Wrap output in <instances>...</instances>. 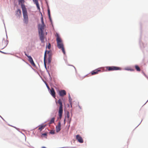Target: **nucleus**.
Listing matches in <instances>:
<instances>
[{
	"mask_svg": "<svg viewBox=\"0 0 148 148\" xmlns=\"http://www.w3.org/2000/svg\"><path fill=\"white\" fill-rule=\"evenodd\" d=\"M55 119V118L53 117L52 118L49 122V124H51L53 123L54 122Z\"/></svg>",
	"mask_w": 148,
	"mask_h": 148,
	"instance_id": "f3484780",
	"label": "nucleus"
},
{
	"mask_svg": "<svg viewBox=\"0 0 148 148\" xmlns=\"http://www.w3.org/2000/svg\"><path fill=\"white\" fill-rule=\"evenodd\" d=\"M76 139L80 143H83V139L79 135H77L76 136Z\"/></svg>",
	"mask_w": 148,
	"mask_h": 148,
	"instance_id": "6e6552de",
	"label": "nucleus"
},
{
	"mask_svg": "<svg viewBox=\"0 0 148 148\" xmlns=\"http://www.w3.org/2000/svg\"><path fill=\"white\" fill-rule=\"evenodd\" d=\"M47 86V87L48 88H49V86Z\"/></svg>",
	"mask_w": 148,
	"mask_h": 148,
	"instance_id": "7c9ffc66",
	"label": "nucleus"
},
{
	"mask_svg": "<svg viewBox=\"0 0 148 148\" xmlns=\"http://www.w3.org/2000/svg\"><path fill=\"white\" fill-rule=\"evenodd\" d=\"M48 14L49 16V18L50 19V10H48Z\"/></svg>",
	"mask_w": 148,
	"mask_h": 148,
	"instance_id": "5701e85b",
	"label": "nucleus"
},
{
	"mask_svg": "<svg viewBox=\"0 0 148 148\" xmlns=\"http://www.w3.org/2000/svg\"><path fill=\"white\" fill-rule=\"evenodd\" d=\"M16 14L17 15L19 16L21 15V10L20 9H18L16 11Z\"/></svg>",
	"mask_w": 148,
	"mask_h": 148,
	"instance_id": "2eb2a0df",
	"label": "nucleus"
},
{
	"mask_svg": "<svg viewBox=\"0 0 148 148\" xmlns=\"http://www.w3.org/2000/svg\"><path fill=\"white\" fill-rule=\"evenodd\" d=\"M47 56H48V62L49 64H50L51 62L52 58V54L51 51H47L46 50L45 52L44 58V64L45 68H46V64L45 62V60L46 57L47 56Z\"/></svg>",
	"mask_w": 148,
	"mask_h": 148,
	"instance_id": "f03ea898",
	"label": "nucleus"
},
{
	"mask_svg": "<svg viewBox=\"0 0 148 148\" xmlns=\"http://www.w3.org/2000/svg\"><path fill=\"white\" fill-rule=\"evenodd\" d=\"M33 1L34 3L36 4L38 9L40 10V9L38 0H33Z\"/></svg>",
	"mask_w": 148,
	"mask_h": 148,
	"instance_id": "4468645a",
	"label": "nucleus"
},
{
	"mask_svg": "<svg viewBox=\"0 0 148 148\" xmlns=\"http://www.w3.org/2000/svg\"><path fill=\"white\" fill-rule=\"evenodd\" d=\"M22 9L23 17L24 21L25 23H27L28 22V18L26 9L24 5H22Z\"/></svg>",
	"mask_w": 148,
	"mask_h": 148,
	"instance_id": "7ed1b4c3",
	"label": "nucleus"
},
{
	"mask_svg": "<svg viewBox=\"0 0 148 148\" xmlns=\"http://www.w3.org/2000/svg\"><path fill=\"white\" fill-rule=\"evenodd\" d=\"M50 94L54 98H55L56 97V93L54 89L52 88L50 90Z\"/></svg>",
	"mask_w": 148,
	"mask_h": 148,
	"instance_id": "9b49d317",
	"label": "nucleus"
},
{
	"mask_svg": "<svg viewBox=\"0 0 148 148\" xmlns=\"http://www.w3.org/2000/svg\"><path fill=\"white\" fill-rule=\"evenodd\" d=\"M106 71H111L116 70H120L121 68L120 67L115 66H107L106 67Z\"/></svg>",
	"mask_w": 148,
	"mask_h": 148,
	"instance_id": "39448f33",
	"label": "nucleus"
},
{
	"mask_svg": "<svg viewBox=\"0 0 148 148\" xmlns=\"http://www.w3.org/2000/svg\"><path fill=\"white\" fill-rule=\"evenodd\" d=\"M42 148H46L44 147H42Z\"/></svg>",
	"mask_w": 148,
	"mask_h": 148,
	"instance_id": "c85d7f7f",
	"label": "nucleus"
},
{
	"mask_svg": "<svg viewBox=\"0 0 148 148\" xmlns=\"http://www.w3.org/2000/svg\"><path fill=\"white\" fill-rule=\"evenodd\" d=\"M61 124L60 122H59L58 125L56 127V132H59L61 130Z\"/></svg>",
	"mask_w": 148,
	"mask_h": 148,
	"instance_id": "1a4fd4ad",
	"label": "nucleus"
},
{
	"mask_svg": "<svg viewBox=\"0 0 148 148\" xmlns=\"http://www.w3.org/2000/svg\"><path fill=\"white\" fill-rule=\"evenodd\" d=\"M19 3H21V6H22V5H24L23 3H24L25 1L24 0H18Z\"/></svg>",
	"mask_w": 148,
	"mask_h": 148,
	"instance_id": "6ab92c4d",
	"label": "nucleus"
},
{
	"mask_svg": "<svg viewBox=\"0 0 148 148\" xmlns=\"http://www.w3.org/2000/svg\"><path fill=\"white\" fill-rule=\"evenodd\" d=\"M101 70L99 69H96L92 71L91 72L92 75L97 74L99 72H100Z\"/></svg>",
	"mask_w": 148,
	"mask_h": 148,
	"instance_id": "ddd939ff",
	"label": "nucleus"
},
{
	"mask_svg": "<svg viewBox=\"0 0 148 148\" xmlns=\"http://www.w3.org/2000/svg\"><path fill=\"white\" fill-rule=\"evenodd\" d=\"M67 118L68 119H69V116H70V114H69V112H68L67 113Z\"/></svg>",
	"mask_w": 148,
	"mask_h": 148,
	"instance_id": "4be33fe9",
	"label": "nucleus"
},
{
	"mask_svg": "<svg viewBox=\"0 0 148 148\" xmlns=\"http://www.w3.org/2000/svg\"><path fill=\"white\" fill-rule=\"evenodd\" d=\"M0 52H1V53H3V52H2V51H0Z\"/></svg>",
	"mask_w": 148,
	"mask_h": 148,
	"instance_id": "c756f323",
	"label": "nucleus"
},
{
	"mask_svg": "<svg viewBox=\"0 0 148 148\" xmlns=\"http://www.w3.org/2000/svg\"><path fill=\"white\" fill-rule=\"evenodd\" d=\"M28 60L29 62L33 66H35V64L34 63L33 59L31 56H28Z\"/></svg>",
	"mask_w": 148,
	"mask_h": 148,
	"instance_id": "f8f14e48",
	"label": "nucleus"
},
{
	"mask_svg": "<svg viewBox=\"0 0 148 148\" xmlns=\"http://www.w3.org/2000/svg\"><path fill=\"white\" fill-rule=\"evenodd\" d=\"M25 55L28 57V56H28L26 53H25Z\"/></svg>",
	"mask_w": 148,
	"mask_h": 148,
	"instance_id": "393cba45",
	"label": "nucleus"
},
{
	"mask_svg": "<svg viewBox=\"0 0 148 148\" xmlns=\"http://www.w3.org/2000/svg\"><path fill=\"white\" fill-rule=\"evenodd\" d=\"M47 47L49 49H50L51 47V45L50 43H49Z\"/></svg>",
	"mask_w": 148,
	"mask_h": 148,
	"instance_id": "aec40b11",
	"label": "nucleus"
},
{
	"mask_svg": "<svg viewBox=\"0 0 148 148\" xmlns=\"http://www.w3.org/2000/svg\"><path fill=\"white\" fill-rule=\"evenodd\" d=\"M130 71H134V70H133V69H130Z\"/></svg>",
	"mask_w": 148,
	"mask_h": 148,
	"instance_id": "cd10ccee",
	"label": "nucleus"
},
{
	"mask_svg": "<svg viewBox=\"0 0 148 148\" xmlns=\"http://www.w3.org/2000/svg\"><path fill=\"white\" fill-rule=\"evenodd\" d=\"M135 69L138 71H140V69L139 67L137 65H136L135 66Z\"/></svg>",
	"mask_w": 148,
	"mask_h": 148,
	"instance_id": "a211bd4d",
	"label": "nucleus"
},
{
	"mask_svg": "<svg viewBox=\"0 0 148 148\" xmlns=\"http://www.w3.org/2000/svg\"><path fill=\"white\" fill-rule=\"evenodd\" d=\"M66 94V92L64 90H62L59 91V95L63 97Z\"/></svg>",
	"mask_w": 148,
	"mask_h": 148,
	"instance_id": "9d476101",
	"label": "nucleus"
},
{
	"mask_svg": "<svg viewBox=\"0 0 148 148\" xmlns=\"http://www.w3.org/2000/svg\"><path fill=\"white\" fill-rule=\"evenodd\" d=\"M50 133H51V134H54V132H50Z\"/></svg>",
	"mask_w": 148,
	"mask_h": 148,
	"instance_id": "bb28decb",
	"label": "nucleus"
},
{
	"mask_svg": "<svg viewBox=\"0 0 148 148\" xmlns=\"http://www.w3.org/2000/svg\"><path fill=\"white\" fill-rule=\"evenodd\" d=\"M47 135V134L46 133L43 134H42V136H46Z\"/></svg>",
	"mask_w": 148,
	"mask_h": 148,
	"instance_id": "b1692460",
	"label": "nucleus"
},
{
	"mask_svg": "<svg viewBox=\"0 0 148 148\" xmlns=\"http://www.w3.org/2000/svg\"><path fill=\"white\" fill-rule=\"evenodd\" d=\"M56 41L57 45L59 49H61L64 54H65V51L64 45L62 42V41L60 38L59 35L57 33L56 34Z\"/></svg>",
	"mask_w": 148,
	"mask_h": 148,
	"instance_id": "f257e3e1",
	"label": "nucleus"
},
{
	"mask_svg": "<svg viewBox=\"0 0 148 148\" xmlns=\"http://www.w3.org/2000/svg\"><path fill=\"white\" fill-rule=\"evenodd\" d=\"M41 20L42 23V24H44V21H43V18L42 16L41 18Z\"/></svg>",
	"mask_w": 148,
	"mask_h": 148,
	"instance_id": "412c9836",
	"label": "nucleus"
},
{
	"mask_svg": "<svg viewBox=\"0 0 148 148\" xmlns=\"http://www.w3.org/2000/svg\"><path fill=\"white\" fill-rule=\"evenodd\" d=\"M56 103L59 104L60 105L59 107L58 114L59 118L61 119L63 113V109H62V101L60 99H59L57 101Z\"/></svg>",
	"mask_w": 148,
	"mask_h": 148,
	"instance_id": "20e7f679",
	"label": "nucleus"
},
{
	"mask_svg": "<svg viewBox=\"0 0 148 148\" xmlns=\"http://www.w3.org/2000/svg\"><path fill=\"white\" fill-rule=\"evenodd\" d=\"M65 121H66V119H64V124H65Z\"/></svg>",
	"mask_w": 148,
	"mask_h": 148,
	"instance_id": "a878e982",
	"label": "nucleus"
},
{
	"mask_svg": "<svg viewBox=\"0 0 148 148\" xmlns=\"http://www.w3.org/2000/svg\"><path fill=\"white\" fill-rule=\"evenodd\" d=\"M39 35L40 38L41 42H44V40L45 38L43 32H40V31H39Z\"/></svg>",
	"mask_w": 148,
	"mask_h": 148,
	"instance_id": "423d86ee",
	"label": "nucleus"
},
{
	"mask_svg": "<svg viewBox=\"0 0 148 148\" xmlns=\"http://www.w3.org/2000/svg\"><path fill=\"white\" fill-rule=\"evenodd\" d=\"M45 126L46 125H41L39 127L38 129L41 131L45 128Z\"/></svg>",
	"mask_w": 148,
	"mask_h": 148,
	"instance_id": "dca6fc26",
	"label": "nucleus"
},
{
	"mask_svg": "<svg viewBox=\"0 0 148 148\" xmlns=\"http://www.w3.org/2000/svg\"><path fill=\"white\" fill-rule=\"evenodd\" d=\"M45 24H39L38 25V31H40V32H43V30L44 29Z\"/></svg>",
	"mask_w": 148,
	"mask_h": 148,
	"instance_id": "0eeeda50",
	"label": "nucleus"
}]
</instances>
